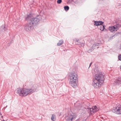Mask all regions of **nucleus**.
I'll return each instance as SVG.
<instances>
[{
  "label": "nucleus",
  "instance_id": "f257e3e1",
  "mask_svg": "<svg viewBox=\"0 0 121 121\" xmlns=\"http://www.w3.org/2000/svg\"><path fill=\"white\" fill-rule=\"evenodd\" d=\"M37 89L36 85H34L31 88L29 89L18 88L17 89V93L21 96H25L28 94H31L35 92Z\"/></svg>",
  "mask_w": 121,
  "mask_h": 121
},
{
  "label": "nucleus",
  "instance_id": "f03ea898",
  "mask_svg": "<svg viewBox=\"0 0 121 121\" xmlns=\"http://www.w3.org/2000/svg\"><path fill=\"white\" fill-rule=\"evenodd\" d=\"M95 79L92 83V85L96 88H99L104 82V75L100 74H97L95 75Z\"/></svg>",
  "mask_w": 121,
  "mask_h": 121
},
{
  "label": "nucleus",
  "instance_id": "7ed1b4c3",
  "mask_svg": "<svg viewBox=\"0 0 121 121\" xmlns=\"http://www.w3.org/2000/svg\"><path fill=\"white\" fill-rule=\"evenodd\" d=\"M69 83L73 87L77 86L78 82V75L76 72H74L71 73L69 75Z\"/></svg>",
  "mask_w": 121,
  "mask_h": 121
},
{
  "label": "nucleus",
  "instance_id": "20e7f679",
  "mask_svg": "<svg viewBox=\"0 0 121 121\" xmlns=\"http://www.w3.org/2000/svg\"><path fill=\"white\" fill-rule=\"evenodd\" d=\"M33 26V23L29 22L24 25V29L26 31L28 32L31 30Z\"/></svg>",
  "mask_w": 121,
  "mask_h": 121
},
{
  "label": "nucleus",
  "instance_id": "39448f33",
  "mask_svg": "<svg viewBox=\"0 0 121 121\" xmlns=\"http://www.w3.org/2000/svg\"><path fill=\"white\" fill-rule=\"evenodd\" d=\"M40 20V17L39 16H38L35 17L31 19V22L33 23V25L34 24H37L39 22Z\"/></svg>",
  "mask_w": 121,
  "mask_h": 121
},
{
  "label": "nucleus",
  "instance_id": "423d86ee",
  "mask_svg": "<svg viewBox=\"0 0 121 121\" xmlns=\"http://www.w3.org/2000/svg\"><path fill=\"white\" fill-rule=\"evenodd\" d=\"M112 111L115 113H121V106L120 105L118 106L116 108V109H113Z\"/></svg>",
  "mask_w": 121,
  "mask_h": 121
},
{
  "label": "nucleus",
  "instance_id": "0eeeda50",
  "mask_svg": "<svg viewBox=\"0 0 121 121\" xmlns=\"http://www.w3.org/2000/svg\"><path fill=\"white\" fill-rule=\"evenodd\" d=\"M73 42L76 45H81L82 46H84V44L81 42L80 40L75 39L73 40Z\"/></svg>",
  "mask_w": 121,
  "mask_h": 121
},
{
  "label": "nucleus",
  "instance_id": "6e6552de",
  "mask_svg": "<svg viewBox=\"0 0 121 121\" xmlns=\"http://www.w3.org/2000/svg\"><path fill=\"white\" fill-rule=\"evenodd\" d=\"M32 15L31 14H29L27 15L25 17V20H30V22H31V19H32Z\"/></svg>",
  "mask_w": 121,
  "mask_h": 121
},
{
  "label": "nucleus",
  "instance_id": "1a4fd4ad",
  "mask_svg": "<svg viewBox=\"0 0 121 121\" xmlns=\"http://www.w3.org/2000/svg\"><path fill=\"white\" fill-rule=\"evenodd\" d=\"M91 108V109L92 110V113L96 112L99 110L98 108L96 106L93 107Z\"/></svg>",
  "mask_w": 121,
  "mask_h": 121
},
{
  "label": "nucleus",
  "instance_id": "9d476101",
  "mask_svg": "<svg viewBox=\"0 0 121 121\" xmlns=\"http://www.w3.org/2000/svg\"><path fill=\"white\" fill-rule=\"evenodd\" d=\"M108 29L110 31L112 32H113L116 31V30L114 26H109L108 28Z\"/></svg>",
  "mask_w": 121,
  "mask_h": 121
},
{
  "label": "nucleus",
  "instance_id": "9b49d317",
  "mask_svg": "<svg viewBox=\"0 0 121 121\" xmlns=\"http://www.w3.org/2000/svg\"><path fill=\"white\" fill-rule=\"evenodd\" d=\"M115 82L117 84H121V78L120 77H118L117 79L115 80Z\"/></svg>",
  "mask_w": 121,
  "mask_h": 121
},
{
  "label": "nucleus",
  "instance_id": "f8f14e48",
  "mask_svg": "<svg viewBox=\"0 0 121 121\" xmlns=\"http://www.w3.org/2000/svg\"><path fill=\"white\" fill-rule=\"evenodd\" d=\"M114 27L116 30V31L119 29V27H121V25L119 24H117L116 25H114Z\"/></svg>",
  "mask_w": 121,
  "mask_h": 121
},
{
  "label": "nucleus",
  "instance_id": "ddd939ff",
  "mask_svg": "<svg viewBox=\"0 0 121 121\" xmlns=\"http://www.w3.org/2000/svg\"><path fill=\"white\" fill-rule=\"evenodd\" d=\"M63 43V40H61L59 41V42L57 43V45L58 46H60Z\"/></svg>",
  "mask_w": 121,
  "mask_h": 121
},
{
  "label": "nucleus",
  "instance_id": "4468645a",
  "mask_svg": "<svg viewBox=\"0 0 121 121\" xmlns=\"http://www.w3.org/2000/svg\"><path fill=\"white\" fill-rule=\"evenodd\" d=\"M97 44V43H95L93 44V45L92 49H95L98 48L99 47L98 46V45Z\"/></svg>",
  "mask_w": 121,
  "mask_h": 121
},
{
  "label": "nucleus",
  "instance_id": "2eb2a0df",
  "mask_svg": "<svg viewBox=\"0 0 121 121\" xmlns=\"http://www.w3.org/2000/svg\"><path fill=\"white\" fill-rule=\"evenodd\" d=\"M101 26H100V29L102 31L105 29V26L104 25Z\"/></svg>",
  "mask_w": 121,
  "mask_h": 121
},
{
  "label": "nucleus",
  "instance_id": "dca6fc26",
  "mask_svg": "<svg viewBox=\"0 0 121 121\" xmlns=\"http://www.w3.org/2000/svg\"><path fill=\"white\" fill-rule=\"evenodd\" d=\"M51 120L53 121H55L56 120V117L55 115H53L51 117Z\"/></svg>",
  "mask_w": 121,
  "mask_h": 121
},
{
  "label": "nucleus",
  "instance_id": "f3484780",
  "mask_svg": "<svg viewBox=\"0 0 121 121\" xmlns=\"http://www.w3.org/2000/svg\"><path fill=\"white\" fill-rule=\"evenodd\" d=\"M64 8L66 11H67L69 10V8L68 6H66L64 7Z\"/></svg>",
  "mask_w": 121,
  "mask_h": 121
},
{
  "label": "nucleus",
  "instance_id": "a211bd4d",
  "mask_svg": "<svg viewBox=\"0 0 121 121\" xmlns=\"http://www.w3.org/2000/svg\"><path fill=\"white\" fill-rule=\"evenodd\" d=\"M91 109H92L91 108H87V110L88 112V113H92V110H91Z\"/></svg>",
  "mask_w": 121,
  "mask_h": 121
},
{
  "label": "nucleus",
  "instance_id": "6ab92c4d",
  "mask_svg": "<svg viewBox=\"0 0 121 121\" xmlns=\"http://www.w3.org/2000/svg\"><path fill=\"white\" fill-rule=\"evenodd\" d=\"M94 25L96 26H99V23L98 21H95L94 22Z\"/></svg>",
  "mask_w": 121,
  "mask_h": 121
},
{
  "label": "nucleus",
  "instance_id": "aec40b11",
  "mask_svg": "<svg viewBox=\"0 0 121 121\" xmlns=\"http://www.w3.org/2000/svg\"><path fill=\"white\" fill-rule=\"evenodd\" d=\"M62 0H58L57 1V3L58 4H60L62 2Z\"/></svg>",
  "mask_w": 121,
  "mask_h": 121
},
{
  "label": "nucleus",
  "instance_id": "412c9836",
  "mask_svg": "<svg viewBox=\"0 0 121 121\" xmlns=\"http://www.w3.org/2000/svg\"><path fill=\"white\" fill-rule=\"evenodd\" d=\"M99 23V25H101V26L103 24V22L102 21H98Z\"/></svg>",
  "mask_w": 121,
  "mask_h": 121
},
{
  "label": "nucleus",
  "instance_id": "4be33fe9",
  "mask_svg": "<svg viewBox=\"0 0 121 121\" xmlns=\"http://www.w3.org/2000/svg\"><path fill=\"white\" fill-rule=\"evenodd\" d=\"M118 58L119 60L121 61V54L119 55Z\"/></svg>",
  "mask_w": 121,
  "mask_h": 121
},
{
  "label": "nucleus",
  "instance_id": "5701e85b",
  "mask_svg": "<svg viewBox=\"0 0 121 121\" xmlns=\"http://www.w3.org/2000/svg\"><path fill=\"white\" fill-rule=\"evenodd\" d=\"M93 50V49H90L88 50L87 52L89 53H90L92 51V50Z\"/></svg>",
  "mask_w": 121,
  "mask_h": 121
},
{
  "label": "nucleus",
  "instance_id": "b1692460",
  "mask_svg": "<svg viewBox=\"0 0 121 121\" xmlns=\"http://www.w3.org/2000/svg\"><path fill=\"white\" fill-rule=\"evenodd\" d=\"M6 29V28H5V26H4V28L3 29V30H4V31H5V29Z\"/></svg>",
  "mask_w": 121,
  "mask_h": 121
},
{
  "label": "nucleus",
  "instance_id": "393cba45",
  "mask_svg": "<svg viewBox=\"0 0 121 121\" xmlns=\"http://www.w3.org/2000/svg\"><path fill=\"white\" fill-rule=\"evenodd\" d=\"M92 64V63L91 62L90 64V66Z\"/></svg>",
  "mask_w": 121,
  "mask_h": 121
},
{
  "label": "nucleus",
  "instance_id": "a878e982",
  "mask_svg": "<svg viewBox=\"0 0 121 121\" xmlns=\"http://www.w3.org/2000/svg\"><path fill=\"white\" fill-rule=\"evenodd\" d=\"M120 69H121V65L120 66Z\"/></svg>",
  "mask_w": 121,
  "mask_h": 121
},
{
  "label": "nucleus",
  "instance_id": "bb28decb",
  "mask_svg": "<svg viewBox=\"0 0 121 121\" xmlns=\"http://www.w3.org/2000/svg\"><path fill=\"white\" fill-rule=\"evenodd\" d=\"M73 0H71V1H73Z\"/></svg>",
  "mask_w": 121,
  "mask_h": 121
}]
</instances>
